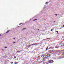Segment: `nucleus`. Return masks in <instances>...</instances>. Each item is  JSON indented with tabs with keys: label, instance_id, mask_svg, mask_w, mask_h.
Returning a JSON list of instances; mask_svg holds the SVG:
<instances>
[{
	"label": "nucleus",
	"instance_id": "f257e3e1",
	"mask_svg": "<svg viewBox=\"0 0 64 64\" xmlns=\"http://www.w3.org/2000/svg\"><path fill=\"white\" fill-rule=\"evenodd\" d=\"M54 62V61L53 60H48V62L49 63H52Z\"/></svg>",
	"mask_w": 64,
	"mask_h": 64
},
{
	"label": "nucleus",
	"instance_id": "f03ea898",
	"mask_svg": "<svg viewBox=\"0 0 64 64\" xmlns=\"http://www.w3.org/2000/svg\"><path fill=\"white\" fill-rule=\"evenodd\" d=\"M51 38H47L46 39V40H47V41H51Z\"/></svg>",
	"mask_w": 64,
	"mask_h": 64
},
{
	"label": "nucleus",
	"instance_id": "7ed1b4c3",
	"mask_svg": "<svg viewBox=\"0 0 64 64\" xmlns=\"http://www.w3.org/2000/svg\"><path fill=\"white\" fill-rule=\"evenodd\" d=\"M51 56V54H48L46 55V56L47 57H50Z\"/></svg>",
	"mask_w": 64,
	"mask_h": 64
},
{
	"label": "nucleus",
	"instance_id": "20e7f679",
	"mask_svg": "<svg viewBox=\"0 0 64 64\" xmlns=\"http://www.w3.org/2000/svg\"><path fill=\"white\" fill-rule=\"evenodd\" d=\"M47 58V57H45V58H43V60H46V58Z\"/></svg>",
	"mask_w": 64,
	"mask_h": 64
},
{
	"label": "nucleus",
	"instance_id": "39448f33",
	"mask_svg": "<svg viewBox=\"0 0 64 64\" xmlns=\"http://www.w3.org/2000/svg\"><path fill=\"white\" fill-rule=\"evenodd\" d=\"M10 32V30H8L6 32V33H8L9 32Z\"/></svg>",
	"mask_w": 64,
	"mask_h": 64
},
{
	"label": "nucleus",
	"instance_id": "423d86ee",
	"mask_svg": "<svg viewBox=\"0 0 64 64\" xmlns=\"http://www.w3.org/2000/svg\"><path fill=\"white\" fill-rule=\"evenodd\" d=\"M41 13H42V14H44V12H43V11H42L41 12Z\"/></svg>",
	"mask_w": 64,
	"mask_h": 64
},
{
	"label": "nucleus",
	"instance_id": "0eeeda50",
	"mask_svg": "<svg viewBox=\"0 0 64 64\" xmlns=\"http://www.w3.org/2000/svg\"><path fill=\"white\" fill-rule=\"evenodd\" d=\"M26 29V28H24L22 29V30H25V29Z\"/></svg>",
	"mask_w": 64,
	"mask_h": 64
},
{
	"label": "nucleus",
	"instance_id": "6e6552de",
	"mask_svg": "<svg viewBox=\"0 0 64 64\" xmlns=\"http://www.w3.org/2000/svg\"><path fill=\"white\" fill-rule=\"evenodd\" d=\"M41 56V57H44V55H42Z\"/></svg>",
	"mask_w": 64,
	"mask_h": 64
},
{
	"label": "nucleus",
	"instance_id": "1a4fd4ad",
	"mask_svg": "<svg viewBox=\"0 0 64 64\" xmlns=\"http://www.w3.org/2000/svg\"><path fill=\"white\" fill-rule=\"evenodd\" d=\"M37 20V19H36L35 20H34L33 21H36V20Z\"/></svg>",
	"mask_w": 64,
	"mask_h": 64
},
{
	"label": "nucleus",
	"instance_id": "9d476101",
	"mask_svg": "<svg viewBox=\"0 0 64 64\" xmlns=\"http://www.w3.org/2000/svg\"><path fill=\"white\" fill-rule=\"evenodd\" d=\"M38 44H34L35 45H38Z\"/></svg>",
	"mask_w": 64,
	"mask_h": 64
},
{
	"label": "nucleus",
	"instance_id": "9b49d317",
	"mask_svg": "<svg viewBox=\"0 0 64 64\" xmlns=\"http://www.w3.org/2000/svg\"><path fill=\"white\" fill-rule=\"evenodd\" d=\"M14 64H17V63H18V62H14Z\"/></svg>",
	"mask_w": 64,
	"mask_h": 64
},
{
	"label": "nucleus",
	"instance_id": "f8f14e48",
	"mask_svg": "<svg viewBox=\"0 0 64 64\" xmlns=\"http://www.w3.org/2000/svg\"><path fill=\"white\" fill-rule=\"evenodd\" d=\"M31 45H35V44H31Z\"/></svg>",
	"mask_w": 64,
	"mask_h": 64
},
{
	"label": "nucleus",
	"instance_id": "ddd939ff",
	"mask_svg": "<svg viewBox=\"0 0 64 64\" xmlns=\"http://www.w3.org/2000/svg\"><path fill=\"white\" fill-rule=\"evenodd\" d=\"M48 3V2H46V3H45V4H47Z\"/></svg>",
	"mask_w": 64,
	"mask_h": 64
},
{
	"label": "nucleus",
	"instance_id": "4468645a",
	"mask_svg": "<svg viewBox=\"0 0 64 64\" xmlns=\"http://www.w3.org/2000/svg\"><path fill=\"white\" fill-rule=\"evenodd\" d=\"M52 30H53V29H52L51 30H50V31H52Z\"/></svg>",
	"mask_w": 64,
	"mask_h": 64
},
{
	"label": "nucleus",
	"instance_id": "2eb2a0df",
	"mask_svg": "<svg viewBox=\"0 0 64 64\" xmlns=\"http://www.w3.org/2000/svg\"><path fill=\"white\" fill-rule=\"evenodd\" d=\"M16 58V56H15L14 57V58Z\"/></svg>",
	"mask_w": 64,
	"mask_h": 64
},
{
	"label": "nucleus",
	"instance_id": "dca6fc26",
	"mask_svg": "<svg viewBox=\"0 0 64 64\" xmlns=\"http://www.w3.org/2000/svg\"><path fill=\"white\" fill-rule=\"evenodd\" d=\"M29 48V47H30V46H28Z\"/></svg>",
	"mask_w": 64,
	"mask_h": 64
},
{
	"label": "nucleus",
	"instance_id": "f3484780",
	"mask_svg": "<svg viewBox=\"0 0 64 64\" xmlns=\"http://www.w3.org/2000/svg\"><path fill=\"white\" fill-rule=\"evenodd\" d=\"M20 52V51H17V52Z\"/></svg>",
	"mask_w": 64,
	"mask_h": 64
},
{
	"label": "nucleus",
	"instance_id": "a211bd4d",
	"mask_svg": "<svg viewBox=\"0 0 64 64\" xmlns=\"http://www.w3.org/2000/svg\"><path fill=\"white\" fill-rule=\"evenodd\" d=\"M13 62H12L11 63V64H13Z\"/></svg>",
	"mask_w": 64,
	"mask_h": 64
},
{
	"label": "nucleus",
	"instance_id": "6ab92c4d",
	"mask_svg": "<svg viewBox=\"0 0 64 64\" xmlns=\"http://www.w3.org/2000/svg\"><path fill=\"white\" fill-rule=\"evenodd\" d=\"M64 27V24L63 25V26H62V28H63V27Z\"/></svg>",
	"mask_w": 64,
	"mask_h": 64
},
{
	"label": "nucleus",
	"instance_id": "aec40b11",
	"mask_svg": "<svg viewBox=\"0 0 64 64\" xmlns=\"http://www.w3.org/2000/svg\"><path fill=\"white\" fill-rule=\"evenodd\" d=\"M46 50H48V48H46Z\"/></svg>",
	"mask_w": 64,
	"mask_h": 64
},
{
	"label": "nucleus",
	"instance_id": "412c9836",
	"mask_svg": "<svg viewBox=\"0 0 64 64\" xmlns=\"http://www.w3.org/2000/svg\"><path fill=\"white\" fill-rule=\"evenodd\" d=\"M13 43H16V42H13Z\"/></svg>",
	"mask_w": 64,
	"mask_h": 64
},
{
	"label": "nucleus",
	"instance_id": "4be33fe9",
	"mask_svg": "<svg viewBox=\"0 0 64 64\" xmlns=\"http://www.w3.org/2000/svg\"><path fill=\"white\" fill-rule=\"evenodd\" d=\"M56 33H58V31H56Z\"/></svg>",
	"mask_w": 64,
	"mask_h": 64
},
{
	"label": "nucleus",
	"instance_id": "5701e85b",
	"mask_svg": "<svg viewBox=\"0 0 64 64\" xmlns=\"http://www.w3.org/2000/svg\"><path fill=\"white\" fill-rule=\"evenodd\" d=\"M1 35H2V34H0V36H1Z\"/></svg>",
	"mask_w": 64,
	"mask_h": 64
},
{
	"label": "nucleus",
	"instance_id": "b1692460",
	"mask_svg": "<svg viewBox=\"0 0 64 64\" xmlns=\"http://www.w3.org/2000/svg\"><path fill=\"white\" fill-rule=\"evenodd\" d=\"M52 53V52H50V54H51V53Z\"/></svg>",
	"mask_w": 64,
	"mask_h": 64
},
{
	"label": "nucleus",
	"instance_id": "393cba45",
	"mask_svg": "<svg viewBox=\"0 0 64 64\" xmlns=\"http://www.w3.org/2000/svg\"><path fill=\"white\" fill-rule=\"evenodd\" d=\"M62 42H61L60 43V44H61V43H62Z\"/></svg>",
	"mask_w": 64,
	"mask_h": 64
},
{
	"label": "nucleus",
	"instance_id": "a878e982",
	"mask_svg": "<svg viewBox=\"0 0 64 64\" xmlns=\"http://www.w3.org/2000/svg\"><path fill=\"white\" fill-rule=\"evenodd\" d=\"M7 47H5V48H7Z\"/></svg>",
	"mask_w": 64,
	"mask_h": 64
},
{
	"label": "nucleus",
	"instance_id": "bb28decb",
	"mask_svg": "<svg viewBox=\"0 0 64 64\" xmlns=\"http://www.w3.org/2000/svg\"><path fill=\"white\" fill-rule=\"evenodd\" d=\"M21 24H19V25H20Z\"/></svg>",
	"mask_w": 64,
	"mask_h": 64
},
{
	"label": "nucleus",
	"instance_id": "cd10ccee",
	"mask_svg": "<svg viewBox=\"0 0 64 64\" xmlns=\"http://www.w3.org/2000/svg\"><path fill=\"white\" fill-rule=\"evenodd\" d=\"M55 15H56V16H57V14H55Z\"/></svg>",
	"mask_w": 64,
	"mask_h": 64
},
{
	"label": "nucleus",
	"instance_id": "c85d7f7f",
	"mask_svg": "<svg viewBox=\"0 0 64 64\" xmlns=\"http://www.w3.org/2000/svg\"><path fill=\"white\" fill-rule=\"evenodd\" d=\"M14 39H15V38H14Z\"/></svg>",
	"mask_w": 64,
	"mask_h": 64
},
{
	"label": "nucleus",
	"instance_id": "c756f323",
	"mask_svg": "<svg viewBox=\"0 0 64 64\" xmlns=\"http://www.w3.org/2000/svg\"><path fill=\"white\" fill-rule=\"evenodd\" d=\"M54 22H55V21H54Z\"/></svg>",
	"mask_w": 64,
	"mask_h": 64
},
{
	"label": "nucleus",
	"instance_id": "7c9ffc66",
	"mask_svg": "<svg viewBox=\"0 0 64 64\" xmlns=\"http://www.w3.org/2000/svg\"><path fill=\"white\" fill-rule=\"evenodd\" d=\"M50 48H52L50 47Z\"/></svg>",
	"mask_w": 64,
	"mask_h": 64
},
{
	"label": "nucleus",
	"instance_id": "2f4dec72",
	"mask_svg": "<svg viewBox=\"0 0 64 64\" xmlns=\"http://www.w3.org/2000/svg\"><path fill=\"white\" fill-rule=\"evenodd\" d=\"M58 34H59V33L58 32Z\"/></svg>",
	"mask_w": 64,
	"mask_h": 64
},
{
	"label": "nucleus",
	"instance_id": "473e14b6",
	"mask_svg": "<svg viewBox=\"0 0 64 64\" xmlns=\"http://www.w3.org/2000/svg\"><path fill=\"white\" fill-rule=\"evenodd\" d=\"M43 40H45V39H44Z\"/></svg>",
	"mask_w": 64,
	"mask_h": 64
},
{
	"label": "nucleus",
	"instance_id": "72a5a7b5",
	"mask_svg": "<svg viewBox=\"0 0 64 64\" xmlns=\"http://www.w3.org/2000/svg\"><path fill=\"white\" fill-rule=\"evenodd\" d=\"M20 24H22V23H20Z\"/></svg>",
	"mask_w": 64,
	"mask_h": 64
},
{
	"label": "nucleus",
	"instance_id": "f704fd0d",
	"mask_svg": "<svg viewBox=\"0 0 64 64\" xmlns=\"http://www.w3.org/2000/svg\"><path fill=\"white\" fill-rule=\"evenodd\" d=\"M46 48H48L47 47Z\"/></svg>",
	"mask_w": 64,
	"mask_h": 64
},
{
	"label": "nucleus",
	"instance_id": "c9c22d12",
	"mask_svg": "<svg viewBox=\"0 0 64 64\" xmlns=\"http://www.w3.org/2000/svg\"><path fill=\"white\" fill-rule=\"evenodd\" d=\"M38 30H39V29H38Z\"/></svg>",
	"mask_w": 64,
	"mask_h": 64
},
{
	"label": "nucleus",
	"instance_id": "e433bc0d",
	"mask_svg": "<svg viewBox=\"0 0 64 64\" xmlns=\"http://www.w3.org/2000/svg\"><path fill=\"white\" fill-rule=\"evenodd\" d=\"M62 46H63V45H62Z\"/></svg>",
	"mask_w": 64,
	"mask_h": 64
},
{
	"label": "nucleus",
	"instance_id": "4c0bfd02",
	"mask_svg": "<svg viewBox=\"0 0 64 64\" xmlns=\"http://www.w3.org/2000/svg\"><path fill=\"white\" fill-rule=\"evenodd\" d=\"M3 50V51H4V50Z\"/></svg>",
	"mask_w": 64,
	"mask_h": 64
}]
</instances>
